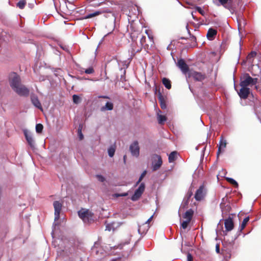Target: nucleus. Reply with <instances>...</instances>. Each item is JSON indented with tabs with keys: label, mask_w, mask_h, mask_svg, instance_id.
<instances>
[{
	"label": "nucleus",
	"mask_w": 261,
	"mask_h": 261,
	"mask_svg": "<svg viewBox=\"0 0 261 261\" xmlns=\"http://www.w3.org/2000/svg\"><path fill=\"white\" fill-rule=\"evenodd\" d=\"M112 229H114V227L112 224L106 223V230L111 231Z\"/></svg>",
	"instance_id": "obj_44"
},
{
	"label": "nucleus",
	"mask_w": 261,
	"mask_h": 261,
	"mask_svg": "<svg viewBox=\"0 0 261 261\" xmlns=\"http://www.w3.org/2000/svg\"><path fill=\"white\" fill-rule=\"evenodd\" d=\"M25 0H20L16 4L17 7L21 9H23L26 5Z\"/></svg>",
	"instance_id": "obj_30"
},
{
	"label": "nucleus",
	"mask_w": 261,
	"mask_h": 261,
	"mask_svg": "<svg viewBox=\"0 0 261 261\" xmlns=\"http://www.w3.org/2000/svg\"><path fill=\"white\" fill-rule=\"evenodd\" d=\"M177 66L184 74H186L190 71L189 66L182 59L178 60Z\"/></svg>",
	"instance_id": "obj_11"
},
{
	"label": "nucleus",
	"mask_w": 261,
	"mask_h": 261,
	"mask_svg": "<svg viewBox=\"0 0 261 261\" xmlns=\"http://www.w3.org/2000/svg\"><path fill=\"white\" fill-rule=\"evenodd\" d=\"M196 10L202 16H204L205 15V12L200 7H197L196 8Z\"/></svg>",
	"instance_id": "obj_47"
},
{
	"label": "nucleus",
	"mask_w": 261,
	"mask_h": 261,
	"mask_svg": "<svg viewBox=\"0 0 261 261\" xmlns=\"http://www.w3.org/2000/svg\"><path fill=\"white\" fill-rule=\"evenodd\" d=\"M225 208H226V210L227 212H229V211L231 209V207L229 205L227 204L226 206H225Z\"/></svg>",
	"instance_id": "obj_50"
},
{
	"label": "nucleus",
	"mask_w": 261,
	"mask_h": 261,
	"mask_svg": "<svg viewBox=\"0 0 261 261\" xmlns=\"http://www.w3.org/2000/svg\"><path fill=\"white\" fill-rule=\"evenodd\" d=\"M78 215L85 223H90L93 221V214L88 210L82 208L78 212Z\"/></svg>",
	"instance_id": "obj_4"
},
{
	"label": "nucleus",
	"mask_w": 261,
	"mask_h": 261,
	"mask_svg": "<svg viewBox=\"0 0 261 261\" xmlns=\"http://www.w3.org/2000/svg\"><path fill=\"white\" fill-rule=\"evenodd\" d=\"M189 201H190L189 200L187 199L184 198V199L182 202V203L181 204V207L183 208H187Z\"/></svg>",
	"instance_id": "obj_37"
},
{
	"label": "nucleus",
	"mask_w": 261,
	"mask_h": 261,
	"mask_svg": "<svg viewBox=\"0 0 261 261\" xmlns=\"http://www.w3.org/2000/svg\"><path fill=\"white\" fill-rule=\"evenodd\" d=\"M129 150L133 156L138 157L140 153V147L137 141H134L129 146Z\"/></svg>",
	"instance_id": "obj_9"
},
{
	"label": "nucleus",
	"mask_w": 261,
	"mask_h": 261,
	"mask_svg": "<svg viewBox=\"0 0 261 261\" xmlns=\"http://www.w3.org/2000/svg\"><path fill=\"white\" fill-rule=\"evenodd\" d=\"M77 134L80 140H82L84 138V136L82 132V127L80 126L77 130Z\"/></svg>",
	"instance_id": "obj_40"
},
{
	"label": "nucleus",
	"mask_w": 261,
	"mask_h": 261,
	"mask_svg": "<svg viewBox=\"0 0 261 261\" xmlns=\"http://www.w3.org/2000/svg\"><path fill=\"white\" fill-rule=\"evenodd\" d=\"M256 55V53L254 51H251L247 56V60L250 62H253V59L251 60L252 59L254 58Z\"/></svg>",
	"instance_id": "obj_32"
},
{
	"label": "nucleus",
	"mask_w": 261,
	"mask_h": 261,
	"mask_svg": "<svg viewBox=\"0 0 261 261\" xmlns=\"http://www.w3.org/2000/svg\"><path fill=\"white\" fill-rule=\"evenodd\" d=\"M249 217H247L244 219V220L241 225L240 228V230L241 231H242L245 228V227H246V224L248 223V222L249 221Z\"/></svg>",
	"instance_id": "obj_27"
},
{
	"label": "nucleus",
	"mask_w": 261,
	"mask_h": 261,
	"mask_svg": "<svg viewBox=\"0 0 261 261\" xmlns=\"http://www.w3.org/2000/svg\"><path fill=\"white\" fill-rule=\"evenodd\" d=\"M24 135H25L26 140H27V142H28L29 144L31 147H33L34 145V139H33L32 136H31V135L27 133H25Z\"/></svg>",
	"instance_id": "obj_20"
},
{
	"label": "nucleus",
	"mask_w": 261,
	"mask_h": 261,
	"mask_svg": "<svg viewBox=\"0 0 261 261\" xmlns=\"http://www.w3.org/2000/svg\"><path fill=\"white\" fill-rule=\"evenodd\" d=\"M147 173V171L146 170L144 171L142 174H141L136 184V186L139 184V183L141 182V181L142 180L143 178L144 177V176L146 175Z\"/></svg>",
	"instance_id": "obj_36"
},
{
	"label": "nucleus",
	"mask_w": 261,
	"mask_h": 261,
	"mask_svg": "<svg viewBox=\"0 0 261 261\" xmlns=\"http://www.w3.org/2000/svg\"><path fill=\"white\" fill-rule=\"evenodd\" d=\"M101 97L105 98H108V96H102Z\"/></svg>",
	"instance_id": "obj_58"
},
{
	"label": "nucleus",
	"mask_w": 261,
	"mask_h": 261,
	"mask_svg": "<svg viewBox=\"0 0 261 261\" xmlns=\"http://www.w3.org/2000/svg\"><path fill=\"white\" fill-rule=\"evenodd\" d=\"M192 15L193 18L194 19H196V17L194 16V15H193V13H192Z\"/></svg>",
	"instance_id": "obj_56"
},
{
	"label": "nucleus",
	"mask_w": 261,
	"mask_h": 261,
	"mask_svg": "<svg viewBox=\"0 0 261 261\" xmlns=\"http://www.w3.org/2000/svg\"><path fill=\"white\" fill-rule=\"evenodd\" d=\"M141 35L138 31H134L133 32L130 34V37L133 42L136 41L137 38L140 36L141 37Z\"/></svg>",
	"instance_id": "obj_25"
},
{
	"label": "nucleus",
	"mask_w": 261,
	"mask_h": 261,
	"mask_svg": "<svg viewBox=\"0 0 261 261\" xmlns=\"http://www.w3.org/2000/svg\"><path fill=\"white\" fill-rule=\"evenodd\" d=\"M158 98L161 109L163 110L166 109L167 106L166 103V99L164 97L161 93H160L159 94Z\"/></svg>",
	"instance_id": "obj_18"
},
{
	"label": "nucleus",
	"mask_w": 261,
	"mask_h": 261,
	"mask_svg": "<svg viewBox=\"0 0 261 261\" xmlns=\"http://www.w3.org/2000/svg\"><path fill=\"white\" fill-rule=\"evenodd\" d=\"M153 216L152 215L146 222L144 224L146 225H149V223L152 221Z\"/></svg>",
	"instance_id": "obj_49"
},
{
	"label": "nucleus",
	"mask_w": 261,
	"mask_h": 261,
	"mask_svg": "<svg viewBox=\"0 0 261 261\" xmlns=\"http://www.w3.org/2000/svg\"><path fill=\"white\" fill-rule=\"evenodd\" d=\"M250 93V90L249 88L246 87H241L238 94L241 98L245 99L248 98Z\"/></svg>",
	"instance_id": "obj_10"
},
{
	"label": "nucleus",
	"mask_w": 261,
	"mask_h": 261,
	"mask_svg": "<svg viewBox=\"0 0 261 261\" xmlns=\"http://www.w3.org/2000/svg\"><path fill=\"white\" fill-rule=\"evenodd\" d=\"M96 178L100 182H103L105 181V178L101 175H96Z\"/></svg>",
	"instance_id": "obj_46"
},
{
	"label": "nucleus",
	"mask_w": 261,
	"mask_h": 261,
	"mask_svg": "<svg viewBox=\"0 0 261 261\" xmlns=\"http://www.w3.org/2000/svg\"><path fill=\"white\" fill-rule=\"evenodd\" d=\"M72 99H73V102L75 104H78V103H80L81 101V98L78 95H75V94H74L72 96Z\"/></svg>",
	"instance_id": "obj_33"
},
{
	"label": "nucleus",
	"mask_w": 261,
	"mask_h": 261,
	"mask_svg": "<svg viewBox=\"0 0 261 261\" xmlns=\"http://www.w3.org/2000/svg\"><path fill=\"white\" fill-rule=\"evenodd\" d=\"M258 86H256V85H255V89L256 90H257V89H258Z\"/></svg>",
	"instance_id": "obj_57"
},
{
	"label": "nucleus",
	"mask_w": 261,
	"mask_h": 261,
	"mask_svg": "<svg viewBox=\"0 0 261 261\" xmlns=\"http://www.w3.org/2000/svg\"><path fill=\"white\" fill-rule=\"evenodd\" d=\"M145 185L144 182H142L139 185L138 188L137 189L139 191H141L142 193H143L145 191Z\"/></svg>",
	"instance_id": "obj_42"
},
{
	"label": "nucleus",
	"mask_w": 261,
	"mask_h": 261,
	"mask_svg": "<svg viewBox=\"0 0 261 261\" xmlns=\"http://www.w3.org/2000/svg\"><path fill=\"white\" fill-rule=\"evenodd\" d=\"M224 226L227 231H230L232 230L234 228V224L232 219L231 217L225 219L224 220Z\"/></svg>",
	"instance_id": "obj_12"
},
{
	"label": "nucleus",
	"mask_w": 261,
	"mask_h": 261,
	"mask_svg": "<svg viewBox=\"0 0 261 261\" xmlns=\"http://www.w3.org/2000/svg\"><path fill=\"white\" fill-rule=\"evenodd\" d=\"M54 207L55 209V221H57L60 218V214L61 211L62 204L58 201H55L53 203Z\"/></svg>",
	"instance_id": "obj_8"
},
{
	"label": "nucleus",
	"mask_w": 261,
	"mask_h": 261,
	"mask_svg": "<svg viewBox=\"0 0 261 261\" xmlns=\"http://www.w3.org/2000/svg\"><path fill=\"white\" fill-rule=\"evenodd\" d=\"M188 77H192L195 81L202 82L206 77L205 74L196 71H190L188 72Z\"/></svg>",
	"instance_id": "obj_6"
},
{
	"label": "nucleus",
	"mask_w": 261,
	"mask_h": 261,
	"mask_svg": "<svg viewBox=\"0 0 261 261\" xmlns=\"http://www.w3.org/2000/svg\"><path fill=\"white\" fill-rule=\"evenodd\" d=\"M94 72V70L92 67H90L88 69H85V72L87 74H92Z\"/></svg>",
	"instance_id": "obj_43"
},
{
	"label": "nucleus",
	"mask_w": 261,
	"mask_h": 261,
	"mask_svg": "<svg viewBox=\"0 0 261 261\" xmlns=\"http://www.w3.org/2000/svg\"><path fill=\"white\" fill-rule=\"evenodd\" d=\"M113 109V104L112 102H107L106 105L101 108L102 111L106 110H112Z\"/></svg>",
	"instance_id": "obj_24"
},
{
	"label": "nucleus",
	"mask_w": 261,
	"mask_h": 261,
	"mask_svg": "<svg viewBox=\"0 0 261 261\" xmlns=\"http://www.w3.org/2000/svg\"><path fill=\"white\" fill-rule=\"evenodd\" d=\"M100 14H101V12H100L99 10H97V11H95L93 13H91L87 14L85 17H84L83 19H89V18L97 16Z\"/></svg>",
	"instance_id": "obj_21"
},
{
	"label": "nucleus",
	"mask_w": 261,
	"mask_h": 261,
	"mask_svg": "<svg viewBox=\"0 0 261 261\" xmlns=\"http://www.w3.org/2000/svg\"><path fill=\"white\" fill-rule=\"evenodd\" d=\"M145 32H146V34H148V31H147V30H146V31H145Z\"/></svg>",
	"instance_id": "obj_59"
},
{
	"label": "nucleus",
	"mask_w": 261,
	"mask_h": 261,
	"mask_svg": "<svg viewBox=\"0 0 261 261\" xmlns=\"http://www.w3.org/2000/svg\"><path fill=\"white\" fill-rule=\"evenodd\" d=\"M158 119L159 123L160 124H163L164 123V122L166 121L167 118L164 115H158Z\"/></svg>",
	"instance_id": "obj_29"
},
{
	"label": "nucleus",
	"mask_w": 261,
	"mask_h": 261,
	"mask_svg": "<svg viewBox=\"0 0 261 261\" xmlns=\"http://www.w3.org/2000/svg\"><path fill=\"white\" fill-rule=\"evenodd\" d=\"M226 180L232 185L233 186H234L236 188H238L239 185L238 182L233 178H230V177H227L226 178Z\"/></svg>",
	"instance_id": "obj_31"
},
{
	"label": "nucleus",
	"mask_w": 261,
	"mask_h": 261,
	"mask_svg": "<svg viewBox=\"0 0 261 261\" xmlns=\"http://www.w3.org/2000/svg\"><path fill=\"white\" fill-rule=\"evenodd\" d=\"M217 33V31L216 30L210 28L207 31L206 37L209 40H212L215 38Z\"/></svg>",
	"instance_id": "obj_14"
},
{
	"label": "nucleus",
	"mask_w": 261,
	"mask_h": 261,
	"mask_svg": "<svg viewBox=\"0 0 261 261\" xmlns=\"http://www.w3.org/2000/svg\"><path fill=\"white\" fill-rule=\"evenodd\" d=\"M128 195L127 193H123L121 194H119L118 196H126Z\"/></svg>",
	"instance_id": "obj_51"
},
{
	"label": "nucleus",
	"mask_w": 261,
	"mask_h": 261,
	"mask_svg": "<svg viewBox=\"0 0 261 261\" xmlns=\"http://www.w3.org/2000/svg\"><path fill=\"white\" fill-rule=\"evenodd\" d=\"M126 158V155H124L123 156V160H124V162H125Z\"/></svg>",
	"instance_id": "obj_54"
},
{
	"label": "nucleus",
	"mask_w": 261,
	"mask_h": 261,
	"mask_svg": "<svg viewBox=\"0 0 261 261\" xmlns=\"http://www.w3.org/2000/svg\"><path fill=\"white\" fill-rule=\"evenodd\" d=\"M100 12H101V14L105 13H112V15L115 17V15L113 13V9L111 8H102L99 10Z\"/></svg>",
	"instance_id": "obj_26"
},
{
	"label": "nucleus",
	"mask_w": 261,
	"mask_h": 261,
	"mask_svg": "<svg viewBox=\"0 0 261 261\" xmlns=\"http://www.w3.org/2000/svg\"><path fill=\"white\" fill-rule=\"evenodd\" d=\"M193 258L190 253L187 254V261H193Z\"/></svg>",
	"instance_id": "obj_48"
},
{
	"label": "nucleus",
	"mask_w": 261,
	"mask_h": 261,
	"mask_svg": "<svg viewBox=\"0 0 261 261\" xmlns=\"http://www.w3.org/2000/svg\"><path fill=\"white\" fill-rule=\"evenodd\" d=\"M216 251L219 252V246L218 245L216 246Z\"/></svg>",
	"instance_id": "obj_52"
},
{
	"label": "nucleus",
	"mask_w": 261,
	"mask_h": 261,
	"mask_svg": "<svg viewBox=\"0 0 261 261\" xmlns=\"http://www.w3.org/2000/svg\"><path fill=\"white\" fill-rule=\"evenodd\" d=\"M192 195H193L192 191L191 190H189L188 192V193H187L186 196H185V198L190 200V199L191 197H192Z\"/></svg>",
	"instance_id": "obj_45"
},
{
	"label": "nucleus",
	"mask_w": 261,
	"mask_h": 261,
	"mask_svg": "<svg viewBox=\"0 0 261 261\" xmlns=\"http://www.w3.org/2000/svg\"><path fill=\"white\" fill-rule=\"evenodd\" d=\"M43 126L42 124L38 123L36 125V131L37 133H41L42 132Z\"/></svg>",
	"instance_id": "obj_35"
},
{
	"label": "nucleus",
	"mask_w": 261,
	"mask_h": 261,
	"mask_svg": "<svg viewBox=\"0 0 261 261\" xmlns=\"http://www.w3.org/2000/svg\"><path fill=\"white\" fill-rule=\"evenodd\" d=\"M149 227V225H146L145 224H143L142 225H139L138 232L141 234H145L148 231Z\"/></svg>",
	"instance_id": "obj_17"
},
{
	"label": "nucleus",
	"mask_w": 261,
	"mask_h": 261,
	"mask_svg": "<svg viewBox=\"0 0 261 261\" xmlns=\"http://www.w3.org/2000/svg\"><path fill=\"white\" fill-rule=\"evenodd\" d=\"M143 193H142L141 191H139L138 189H137L134 195L132 196L131 199L133 201H137L138 200L141 196Z\"/></svg>",
	"instance_id": "obj_19"
},
{
	"label": "nucleus",
	"mask_w": 261,
	"mask_h": 261,
	"mask_svg": "<svg viewBox=\"0 0 261 261\" xmlns=\"http://www.w3.org/2000/svg\"><path fill=\"white\" fill-rule=\"evenodd\" d=\"M95 0H89V3H90V6L94 7H98L101 5H102L103 4L105 3V1L100 2V3H94V2Z\"/></svg>",
	"instance_id": "obj_28"
},
{
	"label": "nucleus",
	"mask_w": 261,
	"mask_h": 261,
	"mask_svg": "<svg viewBox=\"0 0 261 261\" xmlns=\"http://www.w3.org/2000/svg\"><path fill=\"white\" fill-rule=\"evenodd\" d=\"M191 43L189 45L190 47H193L197 45L196 38L195 36H193L191 37Z\"/></svg>",
	"instance_id": "obj_34"
},
{
	"label": "nucleus",
	"mask_w": 261,
	"mask_h": 261,
	"mask_svg": "<svg viewBox=\"0 0 261 261\" xmlns=\"http://www.w3.org/2000/svg\"><path fill=\"white\" fill-rule=\"evenodd\" d=\"M31 99L32 103L35 107L41 111H43L42 105L36 95L34 94L32 95L31 96Z\"/></svg>",
	"instance_id": "obj_13"
},
{
	"label": "nucleus",
	"mask_w": 261,
	"mask_h": 261,
	"mask_svg": "<svg viewBox=\"0 0 261 261\" xmlns=\"http://www.w3.org/2000/svg\"><path fill=\"white\" fill-rule=\"evenodd\" d=\"M154 42L153 37L148 34V39L147 40L146 37L145 36L141 35L140 40V49L137 50V52H139L141 50L142 48H144L145 50H147L149 47H151L153 45Z\"/></svg>",
	"instance_id": "obj_2"
},
{
	"label": "nucleus",
	"mask_w": 261,
	"mask_h": 261,
	"mask_svg": "<svg viewBox=\"0 0 261 261\" xmlns=\"http://www.w3.org/2000/svg\"><path fill=\"white\" fill-rule=\"evenodd\" d=\"M162 83L167 89H170L171 88V81L168 79L164 77L162 79Z\"/></svg>",
	"instance_id": "obj_23"
},
{
	"label": "nucleus",
	"mask_w": 261,
	"mask_h": 261,
	"mask_svg": "<svg viewBox=\"0 0 261 261\" xmlns=\"http://www.w3.org/2000/svg\"><path fill=\"white\" fill-rule=\"evenodd\" d=\"M112 261H121V259L120 258H115V259H113Z\"/></svg>",
	"instance_id": "obj_53"
},
{
	"label": "nucleus",
	"mask_w": 261,
	"mask_h": 261,
	"mask_svg": "<svg viewBox=\"0 0 261 261\" xmlns=\"http://www.w3.org/2000/svg\"><path fill=\"white\" fill-rule=\"evenodd\" d=\"M163 164L162 158L160 155L154 154L152 156V169L155 171L159 170Z\"/></svg>",
	"instance_id": "obj_5"
},
{
	"label": "nucleus",
	"mask_w": 261,
	"mask_h": 261,
	"mask_svg": "<svg viewBox=\"0 0 261 261\" xmlns=\"http://www.w3.org/2000/svg\"><path fill=\"white\" fill-rule=\"evenodd\" d=\"M9 83L13 91L20 96L27 97L30 90L21 84L20 77L15 72L12 73L9 77Z\"/></svg>",
	"instance_id": "obj_1"
},
{
	"label": "nucleus",
	"mask_w": 261,
	"mask_h": 261,
	"mask_svg": "<svg viewBox=\"0 0 261 261\" xmlns=\"http://www.w3.org/2000/svg\"><path fill=\"white\" fill-rule=\"evenodd\" d=\"M115 152V148L113 147H111L108 149V154L110 157H113Z\"/></svg>",
	"instance_id": "obj_39"
},
{
	"label": "nucleus",
	"mask_w": 261,
	"mask_h": 261,
	"mask_svg": "<svg viewBox=\"0 0 261 261\" xmlns=\"http://www.w3.org/2000/svg\"><path fill=\"white\" fill-rule=\"evenodd\" d=\"M194 213V211L192 209H189L185 212L182 217L184 219H186V220L191 221L192 219Z\"/></svg>",
	"instance_id": "obj_15"
},
{
	"label": "nucleus",
	"mask_w": 261,
	"mask_h": 261,
	"mask_svg": "<svg viewBox=\"0 0 261 261\" xmlns=\"http://www.w3.org/2000/svg\"><path fill=\"white\" fill-rule=\"evenodd\" d=\"M223 204L222 203H221L220 204V206H221V208H222V212H223Z\"/></svg>",
	"instance_id": "obj_55"
},
{
	"label": "nucleus",
	"mask_w": 261,
	"mask_h": 261,
	"mask_svg": "<svg viewBox=\"0 0 261 261\" xmlns=\"http://www.w3.org/2000/svg\"><path fill=\"white\" fill-rule=\"evenodd\" d=\"M191 221L188 220L184 221L181 224V226L183 229H186L188 227V224L190 223Z\"/></svg>",
	"instance_id": "obj_41"
},
{
	"label": "nucleus",
	"mask_w": 261,
	"mask_h": 261,
	"mask_svg": "<svg viewBox=\"0 0 261 261\" xmlns=\"http://www.w3.org/2000/svg\"><path fill=\"white\" fill-rule=\"evenodd\" d=\"M206 190L205 187L204 185H201L196 191L194 195V198L197 201H200L204 198Z\"/></svg>",
	"instance_id": "obj_7"
},
{
	"label": "nucleus",
	"mask_w": 261,
	"mask_h": 261,
	"mask_svg": "<svg viewBox=\"0 0 261 261\" xmlns=\"http://www.w3.org/2000/svg\"><path fill=\"white\" fill-rule=\"evenodd\" d=\"M226 141L223 139L222 136L221 137V139L219 142V145L218 150L217 151V155L218 156L219 154L221 152V149L226 147Z\"/></svg>",
	"instance_id": "obj_16"
},
{
	"label": "nucleus",
	"mask_w": 261,
	"mask_h": 261,
	"mask_svg": "<svg viewBox=\"0 0 261 261\" xmlns=\"http://www.w3.org/2000/svg\"><path fill=\"white\" fill-rule=\"evenodd\" d=\"M177 152L175 151H172L169 155L168 161L169 163H172L175 161L177 158Z\"/></svg>",
	"instance_id": "obj_22"
},
{
	"label": "nucleus",
	"mask_w": 261,
	"mask_h": 261,
	"mask_svg": "<svg viewBox=\"0 0 261 261\" xmlns=\"http://www.w3.org/2000/svg\"><path fill=\"white\" fill-rule=\"evenodd\" d=\"M219 1L225 8L230 10V7L227 5L228 0H219Z\"/></svg>",
	"instance_id": "obj_38"
},
{
	"label": "nucleus",
	"mask_w": 261,
	"mask_h": 261,
	"mask_svg": "<svg viewBox=\"0 0 261 261\" xmlns=\"http://www.w3.org/2000/svg\"><path fill=\"white\" fill-rule=\"evenodd\" d=\"M257 78H252L248 73H245L241 78V81L240 83L241 87L252 86L255 85L257 83Z\"/></svg>",
	"instance_id": "obj_3"
}]
</instances>
